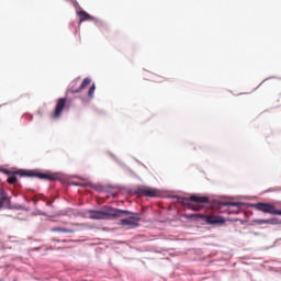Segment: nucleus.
<instances>
[{
    "label": "nucleus",
    "instance_id": "f257e3e1",
    "mask_svg": "<svg viewBox=\"0 0 281 281\" xmlns=\"http://www.w3.org/2000/svg\"><path fill=\"white\" fill-rule=\"evenodd\" d=\"M181 203L182 205H187L189 210H194L195 212H199V210H203V205L205 203H210V198L191 195L190 198H182Z\"/></svg>",
    "mask_w": 281,
    "mask_h": 281
},
{
    "label": "nucleus",
    "instance_id": "f03ea898",
    "mask_svg": "<svg viewBox=\"0 0 281 281\" xmlns=\"http://www.w3.org/2000/svg\"><path fill=\"white\" fill-rule=\"evenodd\" d=\"M258 212H263V214H272L273 216H281V211L276 209V205L271 203L259 202L251 205Z\"/></svg>",
    "mask_w": 281,
    "mask_h": 281
},
{
    "label": "nucleus",
    "instance_id": "7ed1b4c3",
    "mask_svg": "<svg viewBox=\"0 0 281 281\" xmlns=\"http://www.w3.org/2000/svg\"><path fill=\"white\" fill-rule=\"evenodd\" d=\"M189 216L190 218H201L202 221H205L207 225H223V223H225V218L218 215L194 214Z\"/></svg>",
    "mask_w": 281,
    "mask_h": 281
},
{
    "label": "nucleus",
    "instance_id": "20e7f679",
    "mask_svg": "<svg viewBox=\"0 0 281 281\" xmlns=\"http://www.w3.org/2000/svg\"><path fill=\"white\" fill-rule=\"evenodd\" d=\"M122 214H131V211H124L120 209H113L111 206H104L103 207V216L104 218H120Z\"/></svg>",
    "mask_w": 281,
    "mask_h": 281
},
{
    "label": "nucleus",
    "instance_id": "39448f33",
    "mask_svg": "<svg viewBox=\"0 0 281 281\" xmlns=\"http://www.w3.org/2000/svg\"><path fill=\"white\" fill-rule=\"evenodd\" d=\"M66 106H67V98H59L55 105L54 112L50 114L52 120H59Z\"/></svg>",
    "mask_w": 281,
    "mask_h": 281
},
{
    "label": "nucleus",
    "instance_id": "423d86ee",
    "mask_svg": "<svg viewBox=\"0 0 281 281\" xmlns=\"http://www.w3.org/2000/svg\"><path fill=\"white\" fill-rule=\"evenodd\" d=\"M131 215L127 214V216L130 217L120 220V225H127L128 227H138L140 221L139 215L133 212H131Z\"/></svg>",
    "mask_w": 281,
    "mask_h": 281
},
{
    "label": "nucleus",
    "instance_id": "0eeeda50",
    "mask_svg": "<svg viewBox=\"0 0 281 281\" xmlns=\"http://www.w3.org/2000/svg\"><path fill=\"white\" fill-rule=\"evenodd\" d=\"M21 177H37V179H45L46 181H54L55 177L54 175L49 173H41V172H34V171H21L19 172Z\"/></svg>",
    "mask_w": 281,
    "mask_h": 281
},
{
    "label": "nucleus",
    "instance_id": "6e6552de",
    "mask_svg": "<svg viewBox=\"0 0 281 281\" xmlns=\"http://www.w3.org/2000/svg\"><path fill=\"white\" fill-rule=\"evenodd\" d=\"M136 194H139V196H149L150 199H156L159 196V191L157 189L143 187L137 189Z\"/></svg>",
    "mask_w": 281,
    "mask_h": 281
},
{
    "label": "nucleus",
    "instance_id": "1a4fd4ad",
    "mask_svg": "<svg viewBox=\"0 0 281 281\" xmlns=\"http://www.w3.org/2000/svg\"><path fill=\"white\" fill-rule=\"evenodd\" d=\"M0 203H2V207L3 205H7V207L12 205V198H10L3 189L0 190Z\"/></svg>",
    "mask_w": 281,
    "mask_h": 281
},
{
    "label": "nucleus",
    "instance_id": "9d476101",
    "mask_svg": "<svg viewBox=\"0 0 281 281\" xmlns=\"http://www.w3.org/2000/svg\"><path fill=\"white\" fill-rule=\"evenodd\" d=\"M243 205V203L239 202H233L229 203L228 206V214H238V212H240V206Z\"/></svg>",
    "mask_w": 281,
    "mask_h": 281
},
{
    "label": "nucleus",
    "instance_id": "9b49d317",
    "mask_svg": "<svg viewBox=\"0 0 281 281\" xmlns=\"http://www.w3.org/2000/svg\"><path fill=\"white\" fill-rule=\"evenodd\" d=\"M88 213H90V218L93 221H104L103 211H88Z\"/></svg>",
    "mask_w": 281,
    "mask_h": 281
},
{
    "label": "nucleus",
    "instance_id": "f8f14e48",
    "mask_svg": "<svg viewBox=\"0 0 281 281\" xmlns=\"http://www.w3.org/2000/svg\"><path fill=\"white\" fill-rule=\"evenodd\" d=\"M79 16V23H82L85 21H93V16H91L87 11H79L77 12Z\"/></svg>",
    "mask_w": 281,
    "mask_h": 281
},
{
    "label": "nucleus",
    "instance_id": "ddd939ff",
    "mask_svg": "<svg viewBox=\"0 0 281 281\" xmlns=\"http://www.w3.org/2000/svg\"><path fill=\"white\" fill-rule=\"evenodd\" d=\"M78 79H75L71 83H70V88L69 91L70 93H80V87H78Z\"/></svg>",
    "mask_w": 281,
    "mask_h": 281
},
{
    "label": "nucleus",
    "instance_id": "4468645a",
    "mask_svg": "<svg viewBox=\"0 0 281 281\" xmlns=\"http://www.w3.org/2000/svg\"><path fill=\"white\" fill-rule=\"evenodd\" d=\"M91 85V79L90 78H85L81 85L79 86V91H82V89H87Z\"/></svg>",
    "mask_w": 281,
    "mask_h": 281
},
{
    "label": "nucleus",
    "instance_id": "2eb2a0df",
    "mask_svg": "<svg viewBox=\"0 0 281 281\" xmlns=\"http://www.w3.org/2000/svg\"><path fill=\"white\" fill-rule=\"evenodd\" d=\"M50 232H61L63 234H71V229L63 227H53Z\"/></svg>",
    "mask_w": 281,
    "mask_h": 281
},
{
    "label": "nucleus",
    "instance_id": "dca6fc26",
    "mask_svg": "<svg viewBox=\"0 0 281 281\" xmlns=\"http://www.w3.org/2000/svg\"><path fill=\"white\" fill-rule=\"evenodd\" d=\"M16 181H19V179L16 178V175H12L11 177H9L7 179V183H9L10 186H14V183H16Z\"/></svg>",
    "mask_w": 281,
    "mask_h": 281
},
{
    "label": "nucleus",
    "instance_id": "f3484780",
    "mask_svg": "<svg viewBox=\"0 0 281 281\" xmlns=\"http://www.w3.org/2000/svg\"><path fill=\"white\" fill-rule=\"evenodd\" d=\"M269 225H281V220L278 217L270 218L269 220Z\"/></svg>",
    "mask_w": 281,
    "mask_h": 281
},
{
    "label": "nucleus",
    "instance_id": "a211bd4d",
    "mask_svg": "<svg viewBox=\"0 0 281 281\" xmlns=\"http://www.w3.org/2000/svg\"><path fill=\"white\" fill-rule=\"evenodd\" d=\"M94 93H95V85H92L88 91V97L93 98Z\"/></svg>",
    "mask_w": 281,
    "mask_h": 281
},
{
    "label": "nucleus",
    "instance_id": "6ab92c4d",
    "mask_svg": "<svg viewBox=\"0 0 281 281\" xmlns=\"http://www.w3.org/2000/svg\"><path fill=\"white\" fill-rule=\"evenodd\" d=\"M257 225H269V220H255Z\"/></svg>",
    "mask_w": 281,
    "mask_h": 281
},
{
    "label": "nucleus",
    "instance_id": "aec40b11",
    "mask_svg": "<svg viewBox=\"0 0 281 281\" xmlns=\"http://www.w3.org/2000/svg\"><path fill=\"white\" fill-rule=\"evenodd\" d=\"M3 207V202H0V210H2Z\"/></svg>",
    "mask_w": 281,
    "mask_h": 281
},
{
    "label": "nucleus",
    "instance_id": "412c9836",
    "mask_svg": "<svg viewBox=\"0 0 281 281\" xmlns=\"http://www.w3.org/2000/svg\"><path fill=\"white\" fill-rule=\"evenodd\" d=\"M47 205H52V202L48 201V202H47Z\"/></svg>",
    "mask_w": 281,
    "mask_h": 281
},
{
    "label": "nucleus",
    "instance_id": "4be33fe9",
    "mask_svg": "<svg viewBox=\"0 0 281 281\" xmlns=\"http://www.w3.org/2000/svg\"><path fill=\"white\" fill-rule=\"evenodd\" d=\"M166 80H168V79L164 78V81H166Z\"/></svg>",
    "mask_w": 281,
    "mask_h": 281
},
{
    "label": "nucleus",
    "instance_id": "5701e85b",
    "mask_svg": "<svg viewBox=\"0 0 281 281\" xmlns=\"http://www.w3.org/2000/svg\"><path fill=\"white\" fill-rule=\"evenodd\" d=\"M1 281V280H0Z\"/></svg>",
    "mask_w": 281,
    "mask_h": 281
}]
</instances>
